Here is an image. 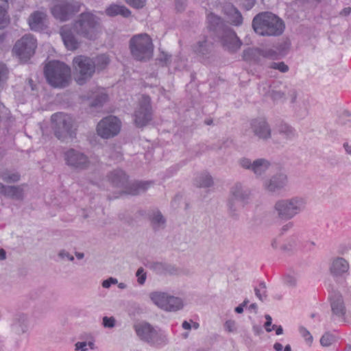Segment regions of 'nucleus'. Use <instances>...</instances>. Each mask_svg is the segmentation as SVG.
Listing matches in <instances>:
<instances>
[{"mask_svg": "<svg viewBox=\"0 0 351 351\" xmlns=\"http://www.w3.org/2000/svg\"><path fill=\"white\" fill-rule=\"evenodd\" d=\"M250 128L254 134L261 139L267 140L271 137L270 126L263 117L252 119L250 122Z\"/></svg>", "mask_w": 351, "mask_h": 351, "instance_id": "a211bd4d", "label": "nucleus"}, {"mask_svg": "<svg viewBox=\"0 0 351 351\" xmlns=\"http://www.w3.org/2000/svg\"><path fill=\"white\" fill-rule=\"evenodd\" d=\"M37 40L32 34H25L18 40L12 49L13 53L23 61H27L35 53Z\"/></svg>", "mask_w": 351, "mask_h": 351, "instance_id": "1a4fd4ad", "label": "nucleus"}, {"mask_svg": "<svg viewBox=\"0 0 351 351\" xmlns=\"http://www.w3.org/2000/svg\"><path fill=\"white\" fill-rule=\"evenodd\" d=\"M87 342L86 341H82V342H77L75 344V350H80V351H87Z\"/></svg>", "mask_w": 351, "mask_h": 351, "instance_id": "13d9d810", "label": "nucleus"}, {"mask_svg": "<svg viewBox=\"0 0 351 351\" xmlns=\"http://www.w3.org/2000/svg\"><path fill=\"white\" fill-rule=\"evenodd\" d=\"M9 23V17L4 8L0 6V29L5 27Z\"/></svg>", "mask_w": 351, "mask_h": 351, "instance_id": "37998d69", "label": "nucleus"}, {"mask_svg": "<svg viewBox=\"0 0 351 351\" xmlns=\"http://www.w3.org/2000/svg\"><path fill=\"white\" fill-rule=\"evenodd\" d=\"M238 162L241 167L252 171L256 178L265 175L271 166L270 162L264 158H259L252 160L250 158L243 157L240 158Z\"/></svg>", "mask_w": 351, "mask_h": 351, "instance_id": "4468645a", "label": "nucleus"}, {"mask_svg": "<svg viewBox=\"0 0 351 351\" xmlns=\"http://www.w3.org/2000/svg\"><path fill=\"white\" fill-rule=\"evenodd\" d=\"M300 333L304 337L306 342L311 344L313 341V337L310 334V332L304 328H300Z\"/></svg>", "mask_w": 351, "mask_h": 351, "instance_id": "603ef678", "label": "nucleus"}, {"mask_svg": "<svg viewBox=\"0 0 351 351\" xmlns=\"http://www.w3.org/2000/svg\"><path fill=\"white\" fill-rule=\"evenodd\" d=\"M133 328L138 337L151 346H158L167 341V336L162 330L147 322L136 323Z\"/></svg>", "mask_w": 351, "mask_h": 351, "instance_id": "423d86ee", "label": "nucleus"}, {"mask_svg": "<svg viewBox=\"0 0 351 351\" xmlns=\"http://www.w3.org/2000/svg\"><path fill=\"white\" fill-rule=\"evenodd\" d=\"M28 329L29 324L27 315L24 313H19L16 315L11 325V330L12 332L17 336H21L27 333Z\"/></svg>", "mask_w": 351, "mask_h": 351, "instance_id": "412c9836", "label": "nucleus"}, {"mask_svg": "<svg viewBox=\"0 0 351 351\" xmlns=\"http://www.w3.org/2000/svg\"><path fill=\"white\" fill-rule=\"evenodd\" d=\"M351 12V8H344L341 12V14L342 15H344V16H347Z\"/></svg>", "mask_w": 351, "mask_h": 351, "instance_id": "338daca9", "label": "nucleus"}, {"mask_svg": "<svg viewBox=\"0 0 351 351\" xmlns=\"http://www.w3.org/2000/svg\"><path fill=\"white\" fill-rule=\"evenodd\" d=\"M195 185L199 188H208L213 185L212 176L207 172H202L195 178Z\"/></svg>", "mask_w": 351, "mask_h": 351, "instance_id": "7c9ffc66", "label": "nucleus"}, {"mask_svg": "<svg viewBox=\"0 0 351 351\" xmlns=\"http://www.w3.org/2000/svg\"><path fill=\"white\" fill-rule=\"evenodd\" d=\"M212 45L206 40L197 42L193 46L194 52L199 56H206L211 52Z\"/></svg>", "mask_w": 351, "mask_h": 351, "instance_id": "2f4dec72", "label": "nucleus"}, {"mask_svg": "<svg viewBox=\"0 0 351 351\" xmlns=\"http://www.w3.org/2000/svg\"><path fill=\"white\" fill-rule=\"evenodd\" d=\"M303 206V202L301 199H293L287 203V218L291 217L297 214Z\"/></svg>", "mask_w": 351, "mask_h": 351, "instance_id": "72a5a7b5", "label": "nucleus"}, {"mask_svg": "<svg viewBox=\"0 0 351 351\" xmlns=\"http://www.w3.org/2000/svg\"><path fill=\"white\" fill-rule=\"evenodd\" d=\"M81 339L89 340L88 342H87V346H88L91 350L96 348L94 338L90 334H84L81 337Z\"/></svg>", "mask_w": 351, "mask_h": 351, "instance_id": "09e8293b", "label": "nucleus"}, {"mask_svg": "<svg viewBox=\"0 0 351 351\" xmlns=\"http://www.w3.org/2000/svg\"><path fill=\"white\" fill-rule=\"evenodd\" d=\"M186 7V3L183 0H176V9L178 12H182Z\"/></svg>", "mask_w": 351, "mask_h": 351, "instance_id": "4d7b16f0", "label": "nucleus"}, {"mask_svg": "<svg viewBox=\"0 0 351 351\" xmlns=\"http://www.w3.org/2000/svg\"><path fill=\"white\" fill-rule=\"evenodd\" d=\"M64 160L67 165L77 170L86 169L90 164L87 156L74 149H70L64 153Z\"/></svg>", "mask_w": 351, "mask_h": 351, "instance_id": "2eb2a0df", "label": "nucleus"}, {"mask_svg": "<svg viewBox=\"0 0 351 351\" xmlns=\"http://www.w3.org/2000/svg\"><path fill=\"white\" fill-rule=\"evenodd\" d=\"M47 16L45 12L36 10L32 12L28 18V24L32 30L40 31L46 27Z\"/></svg>", "mask_w": 351, "mask_h": 351, "instance_id": "6ab92c4d", "label": "nucleus"}, {"mask_svg": "<svg viewBox=\"0 0 351 351\" xmlns=\"http://www.w3.org/2000/svg\"><path fill=\"white\" fill-rule=\"evenodd\" d=\"M272 216L278 222H282L285 219V201L280 199L277 201L272 210Z\"/></svg>", "mask_w": 351, "mask_h": 351, "instance_id": "c756f323", "label": "nucleus"}, {"mask_svg": "<svg viewBox=\"0 0 351 351\" xmlns=\"http://www.w3.org/2000/svg\"><path fill=\"white\" fill-rule=\"evenodd\" d=\"M94 62V72L95 70L101 71L110 63V59L106 54H101L93 59Z\"/></svg>", "mask_w": 351, "mask_h": 351, "instance_id": "e433bc0d", "label": "nucleus"}, {"mask_svg": "<svg viewBox=\"0 0 351 351\" xmlns=\"http://www.w3.org/2000/svg\"><path fill=\"white\" fill-rule=\"evenodd\" d=\"M121 130V121L114 116L101 119L97 124V132L103 138H110L117 135Z\"/></svg>", "mask_w": 351, "mask_h": 351, "instance_id": "ddd939ff", "label": "nucleus"}, {"mask_svg": "<svg viewBox=\"0 0 351 351\" xmlns=\"http://www.w3.org/2000/svg\"><path fill=\"white\" fill-rule=\"evenodd\" d=\"M6 258V252L3 249H0V261H3Z\"/></svg>", "mask_w": 351, "mask_h": 351, "instance_id": "69168bd1", "label": "nucleus"}, {"mask_svg": "<svg viewBox=\"0 0 351 351\" xmlns=\"http://www.w3.org/2000/svg\"><path fill=\"white\" fill-rule=\"evenodd\" d=\"M244 204H241L240 202L233 198L232 196H229L227 202V206L229 214L232 217H237L239 209L243 207Z\"/></svg>", "mask_w": 351, "mask_h": 351, "instance_id": "c9c22d12", "label": "nucleus"}, {"mask_svg": "<svg viewBox=\"0 0 351 351\" xmlns=\"http://www.w3.org/2000/svg\"><path fill=\"white\" fill-rule=\"evenodd\" d=\"M335 341V337L330 333H325L320 339V343L323 346H328Z\"/></svg>", "mask_w": 351, "mask_h": 351, "instance_id": "c03bdc74", "label": "nucleus"}, {"mask_svg": "<svg viewBox=\"0 0 351 351\" xmlns=\"http://www.w3.org/2000/svg\"><path fill=\"white\" fill-rule=\"evenodd\" d=\"M274 171L263 183L264 189L271 195H278L285 186V175L282 164L276 163Z\"/></svg>", "mask_w": 351, "mask_h": 351, "instance_id": "9b49d317", "label": "nucleus"}, {"mask_svg": "<svg viewBox=\"0 0 351 351\" xmlns=\"http://www.w3.org/2000/svg\"><path fill=\"white\" fill-rule=\"evenodd\" d=\"M281 240H282V233H281L278 238L274 240L272 246L276 248L278 247V243H280Z\"/></svg>", "mask_w": 351, "mask_h": 351, "instance_id": "680f3d73", "label": "nucleus"}, {"mask_svg": "<svg viewBox=\"0 0 351 351\" xmlns=\"http://www.w3.org/2000/svg\"><path fill=\"white\" fill-rule=\"evenodd\" d=\"M150 220L153 228L156 230L162 229L165 226L166 219L158 210L154 211L152 213Z\"/></svg>", "mask_w": 351, "mask_h": 351, "instance_id": "473e14b6", "label": "nucleus"}, {"mask_svg": "<svg viewBox=\"0 0 351 351\" xmlns=\"http://www.w3.org/2000/svg\"><path fill=\"white\" fill-rule=\"evenodd\" d=\"M221 11L232 25L239 26L243 23V16L241 12L232 3H225L221 6Z\"/></svg>", "mask_w": 351, "mask_h": 351, "instance_id": "aec40b11", "label": "nucleus"}, {"mask_svg": "<svg viewBox=\"0 0 351 351\" xmlns=\"http://www.w3.org/2000/svg\"><path fill=\"white\" fill-rule=\"evenodd\" d=\"M149 298L154 305L166 312H177L182 310L184 306V301L181 298L176 297L165 291H152L149 293Z\"/></svg>", "mask_w": 351, "mask_h": 351, "instance_id": "0eeeda50", "label": "nucleus"}, {"mask_svg": "<svg viewBox=\"0 0 351 351\" xmlns=\"http://www.w3.org/2000/svg\"><path fill=\"white\" fill-rule=\"evenodd\" d=\"M60 34L65 47L69 50L73 51L79 47L80 43L77 37L78 35L76 34L73 24L63 25L60 29Z\"/></svg>", "mask_w": 351, "mask_h": 351, "instance_id": "f3484780", "label": "nucleus"}, {"mask_svg": "<svg viewBox=\"0 0 351 351\" xmlns=\"http://www.w3.org/2000/svg\"><path fill=\"white\" fill-rule=\"evenodd\" d=\"M217 36L220 39L223 48L230 51L234 52L237 51L242 45L235 32L229 26L223 29V31Z\"/></svg>", "mask_w": 351, "mask_h": 351, "instance_id": "dca6fc26", "label": "nucleus"}, {"mask_svg": "<svg viewBox=\"0 0 351 351\" xmlns=\"http://www.w3.org/2000/svg\"><path fill=\"white\" fill-rule=\"evenodd\" d=\"M252 27L256 33L261 36H278L283 32V22L273 13L265 12L254 16Z\"/></svg>", "mask_w": 351, "mask_h": 351, "instance_id": "f257e3e1", "label": "nucleus"}, {"mask_svg": "<svg viewBox=\"0 0 351 351\" xmlns=\"http://www.w3.org/2000/svg\"><path fill=\"white\" fill-rule=\"evenodd\" d=\"M152 184V182H139L132 184L130 194L133 195L144 193Z\"/></svg>", "mask_w": 351, "mask_h": 351, "instance_id": "4c0bfd02", "label": "nucleus"}, {"mask_svg": "<svg viewBox=\"0 0 351 351\" xmlns=\"http://www.w3.org/2000/svg\"><path fill=\"white\" fill-rule=\"evenodd\" d=\"M269 66L271 69H278L282 73L285 72V64L283 62H272Z\"/></svg>", "mask_w": 351, "mask_h": 351, "instance_id": "5fc2aeb1", "label": "nucleus"}, {"mask_svg": "<svg viewBox=\"0 0 351 351\" xmlns=\"http://www.w3.org/2000/svg\"><path fill=\"white\" fill-rule=\"evenodd\" d=\"M254 291L256 295L258 298V299L261 301H264L266 299L267 295L265 294V291H263V293H261L260 290L257 288H256Z\"/></svg>", "mask_w": 351, "mask_h": 351, "instance_id": "bf43d9fd", "label": "nucleus"}, {"mask_svg": "<svg viewBox=\"0 0 351 351\" xmlns=\"http://www.w3.org/2000/svg\"><path fill=\"white\" fill-rule=\"evenodd\" d=\"M136 276L137 278V282L138 285H143L147 279V273L143 267H141L137 269Z\"/></svg>", "mask_w": 351, "mask_h": 351, "instance_id": "79ce46f5", "label": "nucleus"}, {"mask_svg": "<svg viewBox=\"0 0 351 351\" xmlns=\"http://www.w3.org/2000/svg\"><path fill=\"white\" fill-rule=\"evenodd\" d=\"M106 13L110 16L121 15L125 18L131 15V11L123 5L112 4L106 9Z\"/></svg>", "mask_w": 351, "mask_h": 351, "instance_id": "c85d7f7f", "label": "nucleus"}, {"mask_svg": "<svg viewBox=\"0 0 351 351\" xmlns=\"http://www.w3.org/2000/svg\"><path fill=\"white\" fill-rule=\"evenodd\" d=\"M207 21L208 27L215 32L217 35L223 31V29H224L226 27H228L224 23L223 21L220 16L213 12H210L208 14Z\"/></svg>", "mask_w": 351, "mask_h": 351, "instance_id": "a878e982", "label": "nucleus"}, {"mask_svg": "<svg viewBox=\"0 0 351 351\" xmlns=\"http://www.w3.org/2000/svg\"><path fill=\"white\" fill-rule=\"evenodd\" d=\"M125 1L129 5L137 9L143 8L146 3V0H125Z\"/></svg>", "mask_w": 351, "mask_h": 351, "instance_id": "49530a36", "label": "nucleus"}, {"mask_svg": "<svg viewBox=\"0 0 351 351\" xmlns=\"http://www.w3.org/2000/svg\"><path fill=\"white\" fill-rule=\"evenodd\" d=\"M230 195L239 201L241 204H245L250 198V192L243 187L241 183H236L232 186Z\"/></svg>", "mask_w": 351, "mask_h": 351, "instance_id": "b1692460", "label": "nucleus"}, {"mask_svg": "<svg viewBox=\"0 0 351 351\" xmlns=\"http://www.w3.org/2000/svg\"><path fill=\"white\" fill-rule=\"evenodd\" d=\"M182 326L184 330H191V325L189 322L187 321H184L182 324Z\"/></svg>", "mask_w": 351, "mask_h": 351, "instance_id": "0e129e2a", "label": "nucleus"}, {"mask_svg": "<svg viewBox=\"0 0 351 351\" xmlns=\"http://www.w3.org/2000/svg\"><path fill=\"white\" fill-rule=\"evenodd\" d=\"M108 179L116 186H124L128 181L126 174L121 169L111 171L108 175Z\"/></svg>", "mask_w": 351, "mask_h": 351, "instance_id": "cd10ccee", "label": "nucleus"}, {"mask_svg": "<svg viewBox=\"0 0 351 351\" xmlns=\"http://www.w3.org/2000/svg\"><path fill=\"white\" fill-rule=\"evenodd\" d=\"M58 256L62 260L67 259V260H69L70 261H74V256L73 255H71L69 252H68L65 250H61L58 252Z\"/></svg>", "mask_w": 351, "mask_h": 351, "instance_id": "de8ad7c7", "label": "nucleus"}, {"mask_svg": "<svg viewBox=\"0 0 351 351\" xmlns=\"http://www.w3.org/2000/svg\"><path fill=\"white\" fill-rule=\"evenodd\" d=\"M108 95L105 93H99L96 96L93 101L91 102V106L99 107L101 106L107 100Z\"/></svg>", "mask_w": 351, "mask_h": 351, "instance_id": "ea45409f", "label": "nucleus"}, {"mask_svg": "<svg viewBox=\"0 0 351 351\" xmlns=\"http://www.w3.org/2000/svg\"><path fill=\"white\" fill-rule=\"evenodd\" d=\"M348 269V263L342 258L335 259L330 268L331 274L335 276H341L343 274L347 272Z\"/></svg>", "mask_w": 351, "mask_h": 351, "instance_id": "bb28decb", "label": "nucleus"}, {"mask_svg": "<svg viewBox=\"0 0 351 351\" xmlns=\"http://www.w3.org/2000/svg\"><path fill=\"white\" fill-rule=\"evenodd\" d=\"M0 194L13 199L21 200L24 195L23 185L10 186L0 182Z\"/></svg>", "mask_w": 351, "mask_h": 351, "instance_id": "5701e85b", "label": "nucleus"}, {"mask_svg": "<svg viewBox=\"0 0 351 351\" xmlns=\"http://www.w3.org/2000/svg\"><path fill=\"white\" fill-rule=\"evenodd\" d=\"M82 5V3L74 0H58L54 2L51 11L56 19L61 21H65L69 20L74 14L80 12Z\"/></svg>", "mask_w": 351, "mask_h": 351, "instance_id": "6e6552de", "label": "nucleus"}, {"mask_svg": "<svg viewBox=\"0 0 351 351\" xmlns=\"http://www.w3.org/2000/svg\"><path fill=\"white\" fill-rule=\"evenodd\" d=\"M129 47L131 55L136 60L146 62L153 56L154 45L147 34L133 36L130 40Z\"/></svg>", "mask_w": 351, "mask_h": 351, "instance_id": "7ed1b4c3", "label": "nucleus"}, {"mask_svg": "<svg viewBox=\"0 0 351 351\" xmlns=\"http://www.w3.org/2000/svg\"><path fill=\"white\" fill-rule=\"evenodd\" d=\"M73 25L76 34L89 40H94L100 29L99 18L90 12L82 13Z\"/></svg>", "mask_w": 351, "mask_h": 351, "instance_id": "20e7f679", "label": "nucleus"}, {"mask_svg": "<svg viewBox=\"0 0 351 351\" xmlns=\"http://www.w3.org/2000/svg\"><path fill=\"white\" fill-rule=\"evenodd\" d=\"M152 108L149 96L143 95L138 100L134 112V121L136 126L143 127L152 119Z\"/></svg>", "mask_w": 351, "mask_h": 351, "instance_id": "f8f14e48", "label": "nucleus"}, {"mask_svg": "<svg viewBox=\"0 0 351 351\" xmlns=\"http://www.w3.org/2000/svg\"><path fill=\"white\" fill-rule=\"evenodd\" d=\"M73 67L76 72V81L82 85L90 79L94 72V62L92 58L78 56L73 59Z\"/></svg>", "mask_w": 351, "mask_h": 351, "instance_id": "9d476101", "label": "nucleus"}, {"mask_svg": "<svg viewBox=\"0 0 351 351\" xmlns=\"http://www.w3.org/2000/svg\"><path fill=\"white\" fill-rule=\"evenodd\" d=\"M265 317L266 319V322L265 323V325H264L265 328L267 332H271L273 330H274L275 327H276V325H273L272 326H271L272 319L270 315H266L265 316Z\"/></svg>", "mask_w": 351, "mask_h": 351, "instance_id": "3c124183", "label": "nucleus"}, {"mask_svg": "<svg viewBox=\"0 0 351 351\" xmlns=\"http://www.w3.org/2000/svg\"><path fill=\"white\" fill-rule=\"evenodd\" d=\"M53 130L55 136L62 141L73 139L75 134L74 121L66 114L58 112L51 116Z\"/></svg>", "mask_w": 351, "mask_h": 351, "instance_id": "39448f33", "label": "nucleus"}, {"mask_svg": "<svg viewBox=\"0 0 351 351\" xmlns=\"http://www.w3.org/2000/svg\"><path fill=\"white\" fill-rule=\"evenodd\" d=\"M45 75L48 83L55 88H64L71 80V69L59 61L49 62L45 68Z\"/></svg>", "mask_w": 351, "mask_h": 351, "instance_id": "f03ea898", "label": "nucleus"}, {"mask_svg": "<svg viewBox=\"0 0 351 351\" xmlns=\"http://www.w3.org/2000/svg\"><path fill=\"white\" fill-rule=\"evenodd\" d=\"M117 283L118 280L117 278L110 277L102 282V287L105 289H109L111 285H117Z\"/></svg>", "mask_w": 351, "mask_h": 351, "instance_id": "8fccbe9b", "label": "nucleus"}, {"mask_svg": "<svg viewBox=\"0 0 351 351\" xmlns=\"http://www.w3.org/2000/svg\"><path fill=\"white\" fill-rule=\"evenodd\" d=\"M274 348L276 351H285V349L283 350V346L280 343H276L274 346Z\"/></svg>", "mask_w": 351, "mask_h": 351, "instance_id": "e2e57ef3", "label": "nucleus"}, {"mask_svg": "<svg viewBox=\"0 0 351 351\" xmlns=\"http://www.w3.org/2000/svg\"><path fill=\"white\" fill-rule=\"evenodd\" d=\"M274 329H276V333L278 335H282L283 333V328L281 326H276V327H275Z\"/></svg>", "mask_w": 351, "mask_h": 351, "instance_id": "774afa93", "label": "nucleus"}, {"mask_svg": "<svg viewBox=\"0 0 351 351\" xmlns=\"http://www.w3.org/2000/svg\"><path fill=\"white\" fill-rule=\"evenodd\" d=\"M280 82L276 81V82H274L273 83V85H272V87H273V89H272V91H271V98L273 99V100L274 101H277L280 99H282L283 97V95H284V88H285V86L282 85V89H278V84Z\"/></svg>", "mask_w": 351, "mask_h": 351, "instance_id": "58836bf2", "label": "nucleus"}, {"mask_svg": "<svg viewBox=\"0 0 351 351\" xmlns=\"http://www.w3.org/2000/svg\"><path fill=\"white\" fill-rule=\"evenodd\" d=\"M263 56L266 58H269L271 59H278V55L277 53L274 50H269L265 51L264 53H263Z\"/></svg>", "mask_w": 351, "mask_h": 351, "instance_id": "6e6d98bb", "label": "nucleus"}, {"mask_svg": "<svg viewBox=\"0 0 351 351\" xmlns=\"http://www.w3.org/2000/svg\"><path fill=\"white\" fill-rule=\"evenodd\" d=\"M0 178L7 183H15L20 180L21 175L15 171L5 170L0 173Z\"/></svg>", "mask_w": 351, "mask_h": 351, "instance_id": "f704fd0d", "label": "nucleus"}, {"mask_svg": "<svg viewBox=\"0 0 351 351\" xmlns=\"http://www.w3.org/2000/svg\"><path fill=\"white\" fill-rule=\"evenodd\" d=\"M255 0H242V3L246 9H250L254 4Z\"/></svg>", "mask_w": 351, "mask_h": 351, "instance_id": "052dcab7", "label": "nucleus"}, {"mask_svg": "<svg viewBox=\"0 0 351 351\" xmlns=\"http://www.w3.org/2000/svg\"><path fill=\"white\" fill-rule=\"evenodd\" d=\"M329 298L333 314L343 318L346 310L341 295H339V293L334 292L330 294Z\"/></svg>", "mask_w": 351, "mask_h": 351, "instance_id": "393cba45", "label": "nucleus"}, {"mask_svg": "<svg viewBox=\"0 0 351 351\" xmlns=\"http://www.w3.org/2000/svg\"><path fill=\"white\" fill-rule=\"evenodd\" d=\"M149 268L158 275L166 276L180 274V271L178 267L173 265L167 263L154 262L149 265Z\"/></svg>", "mask_w": 351, "mask_h": 351, "instance_id": "4be33fe9", "label": "nucleus"}, {"mask_svg": "<svg viewBox=\"0 0 351 351\" xmlns=\"http://www.w3.org/2000/svg\"><path fill=\"white\" fill-rule=\"evenodd\" d=\"M225 328L227 331L229 332H232L235 331L236 327H235V322L234 320H228L225 323Z\"/></svg>", "mask_w": 351, "mask_h": 351, "instance_id": "864d4df0", "label": "nucleus"}, {"mask_svg": "<svg viewBox=\"0 0 351 351\" xmlns=\"http://www.w3.org/2000/svg\"><path fill=\"white\" fill-rule=\"evenodd\" d=\"M116 319L114 317L105 316L102 319V324L104 327L108 328H112L114 327Z\"/></svg>", "mask_w": 351, "mask_h": 351, "instance_id": "a18cd8bd", "label": "nucleus"}, {"mask_svg": "<svg viewBox=\"0 0 351 351\" xmlns=\"http://www.w3.org/2000/svg\"><path fill=\"white\" fill-rule=\"evenodd\" d=\"M8 79V70L6 66L0 63V88H3Z\"/></svg>", "mask_w": 351, "mask_h": 351, "instance_id": "a19ab883", "label": "nucleus"}]
</instances>
